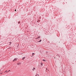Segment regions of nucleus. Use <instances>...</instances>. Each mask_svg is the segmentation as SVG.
<instances>
[{
	"instance_id": "obj_1",
	"label": "nucleus",
	"mask_w": 76,
	"mask_h": 76,
	"mask_svg": "<svg viewBox=\"0 0 76 76\" xmlns=\"http://www.w3.org/2000/svg\"><path fill=\"white\" fill-rule=\"evenodd\" d=\"M42 64H43L42 63H40V67H42Z\"/></svg>"
},
{
	"instance_id": "obj_2",
	"label": "nucleus",
	"mask_w": 76,
	"mask_h": 76,
	"mask_svg": "<svg viewBox=\"0 0 76 76\" xmlns=\"http://www.w3.org/2000/svg\"><path fill=\"white\" fill-rule=\"evenodd\" d=\"M17 60H18V58H15L14 59V60L13 61H17Z\"/></svg>"
},
{
	"instance_id": "obj_3",
	"label": "nucleus",
	"mask_w": 76,
	"mask_h": 76,
	"mask_svg": "<svg viewBox=\"0 0 76 76\" xmlns=\"http://www.w3.org/2000/svg\"><path fill=\"white\" fill-rule=\"evenodd\" d=\"M21 64V63L19 62V63H18L17 64H18V65H19V64Z\"/></svg>"
},
{
	"instance_id": "obj_4",
	"label": "nucleus",
	"mask_w": 76,
	"mask_h": 76,
	"mask_svg": "<svg viewBox=\"0 0 76 76\" xmlns=\"http://www.w3.org/2000/svg\"><path fill=\"white\" fill-rule=\"evenodd\" d=\"M25 57H23V58H22V60H24V59H25Z\"/></svg>"
},
{
	"instance_id": "obj_5",
	"label": "nucleus",
	"mask_w": 76,
	"mask_h": 76,
	"mask_svg": "<svg viewBox=\"0 0 76 76\" xmlns=\"http://www.w3.org/2000/svg\"><path fill=\"white\" fill-rule=\"evenodd\" d=\"M35 68H34L33 69H32V70L33 71H34V70H35Z\"/></svg>"
},
{
	"instance_id": "obj_6",
	"label": "nucleus",
	"mask_w": 76,
	"mask_h": 76,
	"mask_svg": "<svg viewBox=\"0 0 76 76\" xmlns=\"http://www.w3.org/2000/svg\"><path fill=\"white\" fill-rule=\"evenodd\" d=\"M36 76H39V75L38 74H37L36 75Z\"/></svg>"
},
{
	"instance_id": "obj_7",
	"label": "nucleus",
	"mask_w": 76,
	"mask_h": 76,
	"mask_svg": "<svg viewBox=\"0 0 76 76\" xmlns=\"http://www.w3.org/2000/svg\"><path fill=\"white\" fill-rule=\"evenodd\" d=\"M42 61H46L44 59Z\"/></svg>"
},
{
	"instance_id": "obj_8",
	"label": "nucleus",
	"mask_w": 76,
	"mask_h": 76,
	"mask_svg": "<svg viewBox=\"0 0 76 76\" xmlns=\"http://www.w3.org/2000/svg\"><path fill=\"white\" fill-rule=\"evenodd\" d=\"M5 72H6V73H7V72H8V71L7 72V71H6L5 72H4V73H5Z\"/></svg>"
},
{
	"instance_id": "obj_9",
	"label": "nucleus",
	"mask_w": 76,
	"mask_h": 76,
	"mask_svg": "<svg viewBox=\"0 0 76 76\" xmlns=\"http://www.w3.org/2000/svg\"><path fill=\"white\" fill-rule=\"evenodd\" d=\"M41 41H42L41 40H40L39 41V42H41Z\"/></svg>"
},
{
	"instance_id": "obj_10",
	"label": "nucleus",
	"mask_w": 76,
	"mask_h": 76,
	"mask_svg": "<svg viewBox=\"0 0 76 76\" xmlns=\"http://www.w3.org/2000/svg\"><path fill=\"white\" fill-rule=\"evenodd\" d=\"M20 23V21H19V22H18V23Z\"/></svg>"
},
{
	"instance_id": "obj_11",
	"label": "nucleus",
	"mask_w": 76,
	"mask_h": 76,
	"mask_svg": "<svg viewBox=\"0 0 76 76\" xmlns=\"http://www.w3.org/2000/svg\"><path fill=\"white\" fill-rule=\"evenodd\" d=\"M35 54V53H33L32 54V55H33V54Z\"/></svg>"
},
{
	"instance_id": "obj_12",
	"label": "nucleus",
	"mask_w": 76,
	"mask_h": 76,
	"mask_svg": "<svg viewBox=\"0 0 76 76\" xmlns=\"http://www.w3.org/2000/svg\"><path fill=\"white\" fill-rule=\"evenodd\" d=\"M15 12H16V10H15Z\"/></svg>"
},
{
	"instance_id": "obj_13",
	"label": "nucleus",
	"mask_w": 76,
	"mask_h": 76,
	"mask_svg": "<svg viewBox=\"0 0 76 76\" xmlns=\"http://www.w3.org/2000/svg\"><path fill=\"white\" fill-rule=\"evenodd\" d=\"M10 70H9V71H8V72H10Z\"/></svg>"
},
{
	"instance_id": "obj_14",
	"label": "nucleus",
	"mask_w": 76,
	"mask_h": 76,
	"mask_svg": "<svg viewBox=\"0 0 76 76\" xmlns=\"http://www.w3.org/2000/svg\"><path fill=\"white\" fill-rule=\"evenodd\" d=\"M32 56H34V55H32Z\"/></svg>"
},
{
	"instance_id": "obj_15",
	"label": "nucleus",
	"mask_w": 76,
	"mask_h": 76,
	"mask_svg": "<svg viewBox=\"0 0 76 76\" xmlns=\"http://www.w3.org/2000/svg\"><path fill=\"white\" fill-rule=\"evenodd\" d=\"M0 72H1V70H0Z\"/></svg>"
},
{
	"instance_id": "obj_16",
	"label": "nucleus",
	"mask_w": 76,
	"mask_h": 76,
	"mask_svg": "<svg viewBox=\"0 0 76 76\" xmlns=\"http://www.w3.org/2000/svg\"><path fill=\"white\" fill-rule=\"evenodd\" d=\"M10 43H12V42H10Z\"/></svg>"
},
{
	"instance_id": "obj_17",
	"label": "nucleus",
	"mask_w": 76,
	"mask_h": 76,
	"mask_svg": "<svg viewBox=\"0 0 76 76\" xmlns=\"http://www.w3.org/2000/svg\"><path fill=\"white\" fill-rule=\"evenodd\" d=\"M10 43H12V42H10Z\"/></svg>"
}]
</instances>
